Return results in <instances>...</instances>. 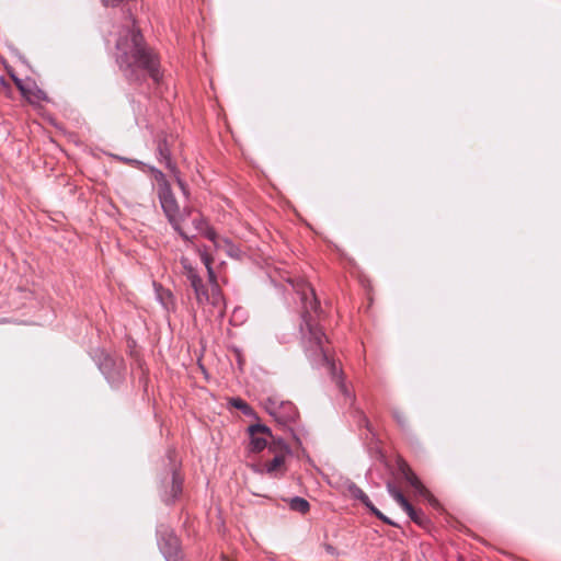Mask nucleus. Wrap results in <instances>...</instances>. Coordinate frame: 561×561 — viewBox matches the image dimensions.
I'll use <instances>...</instances> for the list:
<instances>
[{"mask_svg": "<svg viewBox=\"0 0 561 561\" xmlns=\"http://www.w3.org/2000/svg\"><path fill=\"white\" fill-rule=\"evenodd\" d=\"M116 49L117 61L131 80L139 81L149 76L156 82L160 81L159 59L138 31L131 30L126 37L119 38Z\"/></svg>", "mask_w": 561, "mask_h": 561, "instance_id": "1", "label": "nucleus"}, {"mask_svg": "<svg viewBox=\"0 0 561 561\" xmlns=\"http://www.w3.org/2000/svg\"><path fill=\"white\" fill-rule=\"evenodd\" d=\"M158 185V195L161 207L173 228L185 239L190 240L196 233H204L209 240H216V232L206 227L203 216L188 207L180 210L176 199L171 191L165 175L159 170H152Z\"/></svg>", "mask_w": 561, "mask_h": 561, "instance_id": "2", "label": "nucleus"}, {"mask_svg": "<svg viewBox=\"0 0 561 561\" xmlns=\"http://www.w3.org/2000/svg\"><path fill=\"white\" fill-rule=\"evenodd\" d=\"M182 264L194 289L198 308L208 318L222 319L226 313V301L217 280L208 282L206 285L196 271L187 264V259H182Z\"/></svg>", "mask_w": 561, "mask_h": 561, "instance_id": "3", "label": "nucleus"}, {"mask_svg": "<svg viewBox=\"0 0 561 561\" xmlns=\"http://www.w3.org/2000/svg\"><path fill=\"white\" fill-rule=\"evenodd\" d=\"M298 291L301 295V301L304 304V317L306 319L307 324L309 325L310 340L314 347L319 350V355L323 364H325L330 370L332 379L340 388L341 392L345 396H350L348 390L343 381L342 374L339 371L336 364L329 359L328 350L324 347L323 343L325 340L324 334L318 328H312L307 319V316H310L311 311H317L318 309V300L314 295L313 288L307 284L306 282H301L298 284Z\"/></svg>", "mask_w": 561, "mask_h": 561, "instance_id": "4", "label": "nucleus"}, {"mask_svg": "<svg viewBox=\"0 0 561 561\" xmlns=\"http://www.w3.org/2000/svg\"><path fill=\"white\" fill-rule=\"evenodd\" d=\"M249 434H250L249 450L251 453L262 451L268 445L270 438H273V435H272L270 428L262 424L251 425L249 427Z\"/></svg>", "mask_w": 561, "mask_h": 561, "instance_id": "5", "label": "nucleus"}, {"mask_svg": "<svg viewBox=\"0 0 561 561\" xmlns=\"http://www.w3.org/2000/svg\"><path fill=\"white\" fill-rule=\"evenodd\" d=\"M158 151H159L160 156L165 160L167 167L169 168V170L173 174L174 180L179 184V186L182 190L183 194L185 196H188L187 186L183 182V180L180 178V172H179L178 168L175 167V164L171 160V151H170V148H169L167 136H164L163 138L159 139V141H158Z\"/></svg>", "mask_w": 561, "mask_h": 561, "instance_id": "6", "label": "nucleus"}, {"mask_svg": "<svg viewBox=\"0 0 561 561\" xmlns=\"http://www.w3.org/2000/svg\"><path fill=\"white\" fill-rule=\"evenodd\" d=\"M387 490L414 523L419 525L423 524L424 515L416 511L391 482L387 484Z\"/></svg>", "mask_w": 561, "mask_h": 561, "instance_id": "7", "label": "nucleus"}, {"mask_svg": "<svg viewBox=\"0 0 561 561\" xmlns=\"http://www.w3.org/2000/svg\"><path fill=\"white\" fill-rule=\"evenodd\" d=\"M15 84L21 91L22 95L31 104H39L43 101H48L46 92L38 89L34 83H26L22 80L15 79Z\"/></svg>", "mask_w": 561, "mask_h": 561, "instance_id": "8", "label": "nucleus"}, {"mask_svg": "<svg viewBox=\"0 0 561 561\" xmlns=\"http://www.w3.org/2000/svg\"><path fill=\"white\" fill-rule=\"evenodd\" d=\"M285 460L286 458H283L282 455L274 456V458L271 461H266L262 468L255 466L253 469L255 472L267 473L276 478L285 473Z\"/></svg>", "mask_w": 561, "mask_h": 561, "instance_id": "9", "label": "nucleus"}, {"mask_svg": "<svg viewBox=\"0 0 561 561\" xmlns=\"http://www.w3.org/2000/svg\"><path fill=\"white\" fill-rule=\"evenodd\" d=\"M351 494L360 500L378 518L383 520L387 524L394 525L390 519H388L380 511H378L369 501L368 496L364 493L362 489L356 485L350 486Z\"/></svg>", "mask_w": 561, "mask_h": 561, "instance_id": "10", "label": "nucleus"}, {"mask_svg": "<svg viewBox=\"0 0 561 561\" xmlns=\"http://www.w3.org/2000/svg\"><path fill=\"white\" fill-rule=\"evenodd\" d=\"M407 482L415 490L417 494L427 499L430 502H435L436 500L431 494V492L425 488V485L421 482L417 476L412 471L407 477H404Z\"/></svg>", "mask_w": 561, "mask_h": 561, "instance_id": "11", "label": "nucleus"}, {"mask_svg": "<svg viewBox=\"0 0 561 561\" xmlns=\"http://www.w3.org/2000/svg\"><path fill=\"white\" fill-rule=\"evenodd\" d=\"M268 450L274 454V456L282 455L283 458H286L290 454V449L287 444L280 438H270L268 440Z\"/></svg>", "mask_w": 561, "mask_h": 561, "instance_id": "12", "label": "nucleus"}, {"mask_svg": "<svg viewBox=\"0 0 561 561\" xmlns=\"http://www.w3.org/2000/svg\"><path fill=\"white\" fill-rule=\"evenodd\" d=\"M179 540L173 535H170L165 546L162 547V551L165 554L167 558L176 557L179 552Z\"/></svg>", "mask_w": 561, "mask_h": 561, "instance_id": "13", "label": "nucleus"}, {"mask_svg": "<svg viewBox=\"0 0 561 561\" xmlns=\"http://www.w3.org/2000/svg\"><path fill=\"white\" fill-rule=\"evenodd\" d=\"M289 507L293 511L306 514L309 511L310 505H309L307 500H305L302 497H299V496H296V497L290 499Z\"/></svg>", "mask_w": 561, "mask_h": 561, "instance_id": "14", "label": "nucleus"}, {"mask_svg": "<svg viewBox=\"0 0 561 561\" xmlns=\"http://www.w3.org/2000/svg\"><path fill=\"white\" fill-rule=\"evenodd\" d=\"M201 259L203 261V263L205 264L206 266V270H207V274H208V282H215L217 280V276L211 267V264H213V257L206 253V252H202L201 253Z\"/></svg>", "mask_w": 561, "mask_h": 561, "instance_id": "15", "label": "nucleus"}, {"mask_svg": "<svg viewBox=\"0 0 561 561\" xmlns=\"http://www.w3.org/2000/svg\"><path fill=\"white\" fill-rule=\"evenodd\" d=\"M182 492V479L178 474L172 477L171 496L175 499Z\"/></svg>", "mask_w": 561, "mask_h": 561, "instance_id": "16", "label": "nucleus"}, {"mask_svg": "<svg viewBox=\"0 0 561 561\" xmlns=\"http://www.w3.org/2000/svg\"><path fill=\"white\" fill-rule=\"evenodd\" d=\"M397 467L403 478L413 471L409 463L402 458L397 459Z\"/></svg>", "mask_w": 561, "mask_h": 561, "instance_id": "17", "label": "nucleus"}, {"mask_svg": "<svg viewBox=\"0 0 561 561\" xmlns=\"http://www.w3.org/2000/svg\"><path fill=\"white\" fill-rule=\"evenodd\" d=\"M231 403L233 404V407H236L244 412L248 411V409H249V405L241 399H233L231 401Z\"/></svg>", "mask_w": 561, "mask_h": 561, "instance_id": "18", "label": "nucleus"}, {"mask_svg": "<svg viewBox=\"0 0 561 561\" xmlns=\"http://www.w3.org/2000/svg\"><path fill=\"white\" fill-rule=\"evenodd\" d=\"M161 299L163 300V304L167 307L169 306V304L173 305V296H172L171 291H169V290L163 293V295L161 296Z\"/></svg>", "mask_w": 561, "mask_h": 561, "instance_id": "19", "label": "nucleus"}, {"mask_svg": "<svg viewBox=\"0 0 561 561\" xmlns=\"http://www.w3.org/2000/svg\"><path fill=\"white\" fill-rule=\"evenodd\" d=\"M123 0H102V3L105 7H116Z\"/></svg>", "mask_w": 561, "mask_h": 561, "instance_id": "20", "label": "nucleus"}]
</instances>
